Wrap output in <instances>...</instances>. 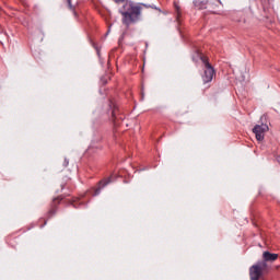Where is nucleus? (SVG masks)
Masks as SVG:
<instances>
[{
  "instance_id": "423d86ee",
  "label": "nucleus",
  "mask_w": 280,
  "mask_h": 280,
  "mask_svg": "<svg viewBox=\"0 0 280 280\" xmlns=\"http://www.w3.org/2000/svg\"><path fill=\"white\" fill-rule=\"evenodd\" d=\"M209 3V0H195L194 4L196 8H198L199 10H202V8H205V5H207Z\"/></svg>"
},
{
  "instance_id": "4468645a",
  "label": "nucleus",
  "mask_w": 280,
  "mask_h": 280,
  "mask_svg": "<svg viewBox=\"0 0 280 280\" xmlns=\"http://www.w3.org/2000/svg\"><path fill=\"white\" fill-rule=\"evenodd\" d=\"M112 117H115V109H114L113 113H112Z\"/></svg>"
},
{
  "instance_id": "f03ea898",
  "label": "nucleus",
  "mask_w": 280,
  "mask_h": 280,
  "mask_svg": "<svg viewBox=\"0 0 280 280\" xmlns=\"http://www.w3.org/2000/svg\"><path fill=\"white\" fill-rule=\"evenodd\" d=\"M201 60L205 65L203 74L201 75L203 84H209V82L213 81V77L215 75V70L209 63L207 57H201Z\"/></svg>"
},
{
  "instance_id": "9d476101",
  "label": "nucleus",
  "mask_w": 280,
  "mask_h": 280,
  "mask_svg": "<svg viewBox=\"0 0 280 280\" xmlns=\"http://www.w3.org/2000/svg\"><path fill=\"white\" fill-rule=\"evenodd\" d=\"M100 191H102V188H97L95 189L93 196H100Z\"/></svg>"
},
{
  "instance_id": "f257e3e1",
  "label": "nucleus",
  "mask_w": 280,
  "mask_h": 280,
  "mask_svg": "<svg viewBox=\"0 0 280 280\" xmlns=\"http://www.w3.org/2000/svg\"><path fill=\"white\" fill-rule=\"evenodd\" d=\"M120 14L122 16V24L126 25V27H130L132 23L139 21V16H141V5L133 2H126L122 5V10H120Z\"/></svg>"
},
{
  "instance_id": "6e6552de",
  "label": "nucleus",
  "mask_w": 280,
  "mask_h": 280,
  "mask_svg": "<svg viewBox=\"0 0 280 280\" xmlns=\"http://www.w3.org/2000/svg\"><path fill=\"white\" fill-rule=\"evenodd\" d=\"M108 183H110V178H107L105 182H100V185L103 184V187H106V185H108Z\"/></svg>"
},
{
  "instance_id": "7ed1b4c3",
  "label": "nucleus",
  "mask_w": 280,
  "mask_h": 280,
  "mask_svg": "<svg viewBox=\"0 0 280 280\" xmlns=\"http://www.w3.org/2000/svg\"><path fill=\"white\" fill-rule=\"evenodd\" d=\"M268 270V264L266 262H257L249 268V277L250 280H259L261 275Z\"/></svg>"
},
{
  "instance_id": "39448f33",
  "label": "nucleus",
  "mask_w": 280,
  "mask_h": 280,
  "mask_svg": "<svg viewBox=\"0 0 280 280\" xmlns=\"http://www.w3.org/2000/svg\"><path fill=\"white\" fill-rule=\"evenodd\" d=\"M279 259L278 254H272L270 252H264L262 253V261H259V264H272V261H277Z\"/></svg>"
},
{
  "instance_id": "0eeeda50",
  "label": "nucleus",
  "mask_w": 280,
  "mask_h": 280,
  "mask_svg": "<svg viewBox=\"0 0 280 280\" xmlns=\"http://www.w3.org/2000/svg\"><path fill=\"white\" fill-rule=\"evenodd\" d=\"M69 167V160L65 159L61 163L58 165L59 172H62V170Z\"/></svg>"
},
{
  "instance_id": "f8f14e48",
  "label": "nucleus",
  "mask_w": 280,
  "mask_h": 280,
  "mask_svg": "<svg viewBox=\"0 0 280 280\" xmlns=\"http://www.w3.org/2000/svg\"><path fill=\"white\" fill-rule=\"evenodd\" d=\"M56 200H58L60 202V200H62V196H59V197L55 198L54 202H56Z\"/></svg>"
},
{
  "instance_id": "ddd939ff",
  "label": "nucleus",
  "mask_w": 280,
  "mask_h": 280,
  "mask_svg": "<svg viewBox=\"0 0 280 280\" xmlns=\"http://www.w3.org/2000/svg\"><path fill=\"white\" fill-rule=\"evenodd\" d=\"M115 1L116 3H124L126 0H113Z\"/></svg>"
},
{
  "instance_id": "9b49d317",
  "label": "nucleus",
  "mask_w": 280,
  "mask_h": 280,
  "mask_svg": "<svg viewBox=\"0 0 280 280\" xmlns=\"http://www.w3.org/2000/svg\"><path fill=\"white\" fill-rule=\"evenodd\" d=\"M175 10L177 11V14L180 13V8L178 5L175 4Z\"/></svg>"
},
{
  "instance_id": "2eb2a0df",
  "label": "nucleus",
  "mask_w": 280,
  "mask_h": 280,
  "mask_svg": "<svg viewBox=\"0 0 280 280\" xmlns=\"http://www.w3.org/2000/svg\"><path fill=\"white\" fill-rule=\"evenodd\" d=\"M49 213L54 214L55 212H54V210H50Z\"/></svg>"
},
{
  "instance_id": "1a4fd4ad",
  "label": "nucleus",
  "mask_w": 280,
  "mask_h": 280,
  "mask_svg": "<svg viewBox=\"0 0 280 280\" xmlns=\"http://www.w3.org/2000/svg\"><path fill=\"white\" fill-rule=\"evenodd\" d=\"M66 1H67L69 10H74L73 4H71V0H66Z\"/></svg>"
},
{
  "instance_id": "20e7f679",
  "label": "nucleus",
  "mask_w": 280,
  "mask_h": 280,
  "mask_svg": "<svg viewBox=\"0 0 280 280\" xmlns=\"http://www.w3.org/2000/svg\"><path fill=\"white\" fill-rule=\"evenodd\" d=\"M269 128L268 125L261 124V125H256L253 128V132L256 136L257 141H264V137L266 132H268Z\"/></svg>"
}]
</instances>
